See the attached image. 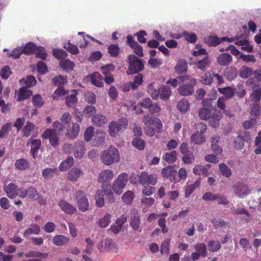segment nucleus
Instances as JSON below:
<instances>
[{"label":"nucleus","mask_w":261,"mask_h":261,"mask_svg":"<svg viewBox=\"0 0 261 261\" xmlns=\"http://www.w3.org/2000/svg\"><path fill=\"white\" fill-rule=\"evenodd\" d=\"M80 130V127L79 124L73 123L71 128L67 129L66 134V137L70 139H73L77 137Z\"/></svg>","instance_id":"20"},{"label":"nucleus","mask_w":261,"mask_h":261,"mask_svg":"<svg viewBox=\"0 0 261 261\" xmlns=\"http://www.w3.org/2000/svg\"><path fill=\"white\" fill-rule=\"evenodd\" d=\"M58 170L55 168H47L44 169L42 172V174L45 179L51 178L54 174H58Z\"/></svg>","instance_id":"47"},{"label":"nucleus","mask_w":261,"mask_h":261,"mask_svg":"<svg viewBox=\"0 0 261 261\" xmlns=\"http://www.w3.org/2000/svg\"><path fill=\"white\" fill-rule=\"evenodd\" d=\"M105 133L100 130L96 132L94 136L92 144L94 146H99L105 143Z\"/></svg>","instance_id":"25"},{"label":"nucleus","mask_w":261,"mask_h":261,"mask_svg":"<svg viewBox=\"0 0 261 261\" xmlns=\"http://www.w3.org/2000/svg\"><path fill=\"white\" fill-rule=\"evenodd\" d=\"M238 75V70L235 67H229L224 71V76L227 80L232 81L234 80Z\"/></svg>","instance_id":"29"},{"label":"nucleus","mask_w":261,"mask_h":261,"mask_svg":"<svg viewBox=\"0 0 261 261\" xmlns=\"http://www.w3.org/2000/svg\"><path fill=\"white\" fill-rule=\"evenodd\" d=\"M163 159L169 164L175 162L177 159V152L175 150H172L170 152L166 153L164 155Z\"/></svg>","instance_id":"46"},{"label":"nucleus","mask_w":261,"mask_h":261,"mask_svg":"<svg viewBox=\"0 0 261 261\" xmlns=\"http://www.w3.org/2000/svg\"><path fill=\"white\" fill-rule=\"evenodd\" d=\"M83 173V172L81 169L78 168H72L68 173V178L70 181L75 182Z\"/></svg>","instance_id":"26"},{"label":"nucleus","mask_w":261,"mask_h":261,"mask_svg":"<svg viewBox=\"0 0 261 261\" xmlns=\"http://www.w3.org/2000/svg\"><path fill=\"white\" fill-rule=\"evenodd\" d=\"M232 61V56L227 53L220 54L217 57V63L221 66H227Z\"/></svg>","instance_id":"17"},{"label":"nucleus","mask_w":261,"mask_h":261,"mask_svg":"<svg viewBox=\"0 0 261 261\" xmlns=\"http://www.w3.org/2000/svg\"><path fill=\"white\" fill-rule=\"evenodd\" d=\"M35 125L34 123L28 121L22 129L23 136L25 137H29L31 135V131L34 130Z\"/></svg>","instance_id":"51"},{"label":"nucleus","mask_w":261,"mask_h":261,"mask_svg":"<svg viewBox=\"0 0 261 261\" xmlns=\"http://www.w3.org/2000/svg\"><path fill=\"white\" fill-rule=\"evenodd\" d=\"M247 187L242 184H239L234 188V192L235 194L239 197H243L247 194Z\"/></svg>","instance_id":"38"},{"label":"nucleus","mask_w":261,"mask_h":261,"mask_svg":"<svg viewBox=\"0 0 261 261\" xmlns=\"http://www.w3.org/2000/svg\"><path fill=\"white\" fill-rule=\"evenodd\" d=\"M92 121L96 125L101 126L106 123L107 119L101 114H97L93 117Z\"/></svg>","instance_id":"42"},{"label":"nucleus","mask_w":261,"mask_h":261,"mask_svg":"<svg viewBox=\"0 0 261 261\" xmlns=\"http://www.w3.org/2000/svg\"><path fill=\"white\" fill-rule=\"evenodd\" d=\"M120 48L117 45L111 44L108 48V51L112 57H117L120 53Z\"/></svg>","instance_id":"54"},{"label":"nucleus","mask_w":261,"mask_h":261,"mask_svg":"<svg viewBox=\"0 0 261 261\" xmlns=\"http://www.w3.org/2000/svg\"><path fill=\"white\" fill-rule=\"evenodd\" d=\"M101 159L106 165H110L114 162L119 161V154L118 149L114 146H110L107 150L102 152Z\"/></svg>","instance_id":"3"},{"label":"nucleus","mask_w":261,"mask_h":261,"mask_svg":"<svg viewBox=\"0 0 261 261\" xmlns=\"http://www.w3.org/2000/svg\"><path fill=\"white\" fill-rule=\"evenodd\" d=\"M195 84L196 80L194 79H191L190 84H184L178 88L179 93L182 96L192 95L194 92V86Z\"/></svg>","instance_id":"11"},{"label":"nucleus","mask_w":261,"mask_h":261,"mask_svg":"<svg viewBox=\"0 0 261 261\" xmlns=\"http://www.w3.org/2000/svg\"><path fill=\"white\" fill-rule=\"evenodd\" d=\"M73 164L72 156H68L66 160L62 161L59 165V169L61 171H65Z\"/></svg>","instance_id":"37"},{"label":"nucleus","mask_w":261,"mask_h":261,"mask_svg":"<svg viewBox=\"0 0 261 261\" xmlns=\"http://www.w3.org/2000/svg\"><path fill=\"white\" fill-rule=\"evenodd\" d=\"M187 69V63L185 60L183 59L179 60L174 67L175 71L178 74H180L186 72Z\"/></svg>","instance_id":"35"},{"label":"nucleus","mask_w":261,"mask_h":261,"mask_svg":"<svg viewBox=\"0 0 261 261\" xmlns=\"http://www.w3.org/2000/svg\"><path fill=\"white\" fill-rule=\"evenodd\" d=\"M250 140L251 137L248 131L240 132L238 133V136L233 142V147L237 150L241 149L244 146L245 141L248 142Z\"/></svg>","instance_id":"7"},{"label":"nucleus","mask_w":261,"mask_h":261,"mask_svg":"<svg viewBox=\"0 0 261 261\" xmlns=\"http://www.w3.org/2000/svg\"><path fill=\"white\" fill-rule=\"evenodd\" d=\"M211 63V61L210 59L207 56H206L202 59H198L196 63V65L198 69H199L202 71H205L208 67H210Z\"/></svg>","instance_id":"23"},{"label":"nucleus","mask_w":261,"mask_h":261,"mask_svg":"<svg viewBox=\"0 0 261 261\" xmlns=\"http://www.w3.org/2000/svg\"><path fill=\"white\" fill-rule=\"evenodd\" d=\"M14 166L16 169L23 171L27 170L30 167V164L27 160L21 158L15 161Z\"/></svg>","instance_id":"31"},{"label":"nucleus","mask_w":261,"mask_h":261,"mask_svg":"<svg viewBox=\"0 0 261 261\" xmlns=\"http://www.w3.org/2000/svg\"><path fill=\"white\" fill-rule=\"evenodd\" d=\"M37 46L32 42L27 43L22 48L23 54L27 55L33 54L37 51Z\"/></svg>","instance_id":"34"},{"label":"nucleus","mask_w":261,"mask_h":261,"mask_svg":"<svg viewBox=\"0 0 261 261\" xmlns=\"http://www.w3.org/2000/svg\"><path fill=\"white\" fill-rule=\"evenodd\" d=\"M140 216L138 213L135 214L131 218L130 225L134 230H137L140 227Z\"/></svg>","instance_id":"56"},{"label":"nucleus","mask_w":261,"mask_h":261,"mask_svg":"<svg viewBox=\"0 0 261 261\" xmlns=\"http://www.w3.org/2000/svg\"><path fill=\"white\" fill-rule=\"evenodd\" d=\"M233 38H229L227 37L219 38L217 36H210L204 38V42L209 46H217L223 41L232 42L234 41Z\"/></svg>","instance_id":"10"},{"label":"nucleus","mask_w":261,"mask_h":261,"mask_svg":"<svg viewBox=\"0 0 261 261\" xmlns=\"http://www.w3.org/2000/svg\"><path fill=\"white\" fill-rule=\"evenodd\" d=\"M4 190L10 198L13 199L18 195L17 187L13 183H10L4 188Z\"/></svg>","instance_id":"21"},{"label":"nucleus","mask_w":261,"mask_h":261,"mask_svg":"<svg viewBox=\"0 0 261 261\" xmlns=\"http://www.w3.org/2000/svg\"><path fill=\"white\" fill-rule=\"evenodd\" d=\"M72 152L76 159L83 158L85 151L84 143L83 141H78L71 148Z\"/></svg>","instance_id":"12"},{"label":"nucleus","mask_w":261,"mask_h":261,"mask_svg":"<svg viewBox=\"0 0 261 261\" xmlns=\"http://www.w3.org/2000/svg\"><path fill=\"white\" fill-rule=\"evenodd\" d=\"M219 170L221 174L226 177H229L231 175V171L229 167L225 164H220L219 165Z\"/></svg>","instance_id":"64"},{"label":"nucleus","mask_w":261,"mask_h":261,"mask_svg":"<svg viewBox=\"0 0 261 261\" xmlns=\"http://www.w3.org/2000/svg\"><path fill=\"white\" fill-rule=\"evenodd\" d=\"M54 56L59 60L65 59L67 57L66 51L61 49H54L53 50Z\"/></svg>","instance_id":"55"},{"label":"nucleus","mask_w":261,"mask_h":261,"mask_svg":"<svg viewBox=\"0 0 261 261\" xmlns=\"http://www.w3.org/2000/svg\"><path fill=\"white\" fill-rule=\"evenodd\" d=\"M208 249L211 252H216L221 248L219 241H211L207 244Z\"/></svg>","instance_id":"60"},{"label":"nucleus","mask_w":261,"mask_h":261,"mask_svg":"<svg viewBox=\"0 0 261 261\" xmlns=\"http://www.w3.org/2000/svg\"><path fill=\"white\" fill-rule=\"evenodd\" d=\"M60 65L63 70L66 71L72 70L74 67L73 62L65 59L60 61Z\"/></svg>","instance_id":"45"},{"label":"nucleus","mask_w":261,"mask_h":261,"mask_svg":"<svg viewBox=\"0 0 261 261\" xmlns=\"http://www.w3.org/2000/svg\"><path fill=\"white\" fill-rule=\"evenodd\" d=\"M32 95V92L28 90L27 87H21L20 88L19 92L18 94L17 100L19 101L28 99Z\"/></svg>","instance_id":"33"},{"label":"nucleus","mask_w":261,"mask_h":261,"mask_svg":"<svg viewBox=\"0 0 261 261\" xmlns=\"http://www.w3.org/2000/svg\"><path fill=\"white\" fill-rule=\"evenodd\" d=\"M247 35L246 34H242L241 35H237L234 38H233L234 40H236L235 44L240 46H244L245 44H247L248 40L246 39Z\"/></svg>","instance_id":"52"},{"label":"nucleus","mask_w":261,"mask_h":261,"mask_svg":"<svg viewBox=\"0 0 261 261\" xmlns=\"http://www.w3.org/2000/svg\"><path fill=\"white\" fill-rule=\"evenodd\" d=\"M221 118L222 114L220 112H214L208 118L210 125L213 127H217L219 125V121Z\"/></svg>","instance_id":"22"},{"label":"nucleus","mask_w":261,"mask_h":261,"mask_svg":"<svg viewBox=\"0 0 261 261\" xmlns=\"http://www.w3.org/2000/svg\"><path fill=\"white\" fill-rule=\"evenodd\" d=\"M128 174L125 172L122 173L118 176L117 179L114 182L112 189L116 194H120L122 192L127 182Z\"/></svg>","instance_id":"6"},{"label":"nucleus","mask_w":261,"mask_h":261,"mask_svg":"<svg viewBox=\"0 0 261 261\" xmlns=\"http://www.w3.org/2000/svg\"><path fill=\"white\" fill-rule=\"evenodd\" d=\"M24 82L27 88H30L35 86L36 84V80L34 76L29 75L27 77L26 79H22L20 80V83L22 84V83Z\"/></svg>","instance_id":"50"},{"label":"nucleus","mask_w":261,"mask_h":261,"mask_svg":"<svg viewBox=\"0 0 261 261\" xmlns=\"http://www.w3.org/2000/svg\"><path fill=\"white\" fill-rule=\"evenodd\" d=\"M260 107L258 103H254L250 105V114L252 118L256 119V118L259 116L260 113Z\"/></svg>","instance_id":"43"},{"label":"nucleus","mask_w":261,"mask_h":261,"mask_svg":"<svg viewBox=\"0 0 261 261\" xmlns=\"http://www.w3.org/2000/svg\"><path fill=\"white\" fill-rule=\"evenodd\" d=\"M158 182L157 176L155 174H149L146 172H142L139 176V182L141 185L154 186Z\"/></svg>","instance_id":"9"},{"label":"nucleus","mask_w":261,"mask_h":261,"mask_svg":"<svg viewBox=\"0 0 261 261\" xmlns=\"http://www.w3.org/2000/svg\"><path fill=\"white\" fill-rule=\"evenodd\" d=\"M190 104L188 100L184 98L177 105V109L182 113H185L189 109Z\"/></svg>","instance_id":"41"},{"label":"nucleus","mask_w":261,"mask_h":261,"mask_svg":"<svg viewBox=\"0 0 261 261\" xmlns=\"http://www.w3.org/2000/svg\"><path fill=\"white\" fill-rule=\"evenodd\" d=\"M105 192L103 190H98L96 192L95 196V200L96 201V204L99 207H101L104 205L105 201L103 196Z\"/></svg>","instance_id":"40"},{"label":"nucleus","mask_w":261,"mask_h":261,"mask_svg":"<svg viewBox=\"0 0 261 261\" xmlns=\"http://www.w3.org/2000/svg\"><path fill=\"white\" fill-rule=\"evenodd\" d=\"M31 144L30 153L32 155L33 158L35 159L38 153V150L41 146V140L40 139H33V138H30L28 142V144Z\"/></svg>","instance_id":"15"},{"label":"nucleus","mask_w":261,"mask_h":261,"mask_svg":"<svg viewBox=\"0 0 261 261\" xmlns=\"http://www.w3.org/2000/svg\"><path fill=\"white\" fill-rule=\"evenodd\" d=\"M70 239L68 237L62 234L55 236L53 239V243L57 246H65L68 244Z\"/></svg>","instance_id":"19"},{"label":"nucleus","mask_w":261,"mask_h":261,"mask_svg":"<svg viewBox=\"0 0 261 261\" xmlns=\"http://www.w3.org/2000/svg\"><path fill=\"white\" fill-rule=\"evenodd\" d=\"M64 48L73 55H77L79 53L77 46L71 44L69 41L64 44Z\"/></svg>","instance_id":"58"},{"label":"nucleus","mask_w":261,"mask_h":261,"mask_svg":"<svg viewBox=\"0 0 261 261\" xmlns=\"http://www.w3.org/2000/svg\"><path fill=\"white\" fill-rule=\"evenodd\" d=\"M58 205L63 212L68 215H73L77 212V209L75 206L64 200H60Z\"/></svg>","instance_id":"13"},{"label":"nucleus","mask_w":261,"mask_h":261,"mask_svg":"<svg viewBox=\"0 0 261 261\" xmlns=\"http://www.w3.org/2000/svg\"><path fill=\"white\" fill-rule=\"evenodd\" d=\"M132 145L138 150H143L145 147V141L139 138H134L132 142Z\"/></svg>","instance_id":"53"},{"label":"nucleus","mask_w":261,"mask_h":261,"mask_svg":"<svg viewBox=\"0 0 261 261\" xmlns=\"http://www.w3.org/2000/svg\"><path fill=\"white\" fill-rule=\"evenodd\" d=\"M200 185V181L197 180L194 184L191 185H187L184 187L185 196L186 198H188L195 189L198 188Z\"/></svg>","instance_id":"28"},{"label":"nucleus","mask_w":261,"mask_h":261,"mask_svg":"<svg viewBox=\"0 0 261 261\" xmlns=\"http://www.w3.org/2000/svg\"><path fill=\"white\" fill-rule=\"evenodd\" d=\"M128 125L126 118H122L117 121H112L109 124V133L111 137H116L120 131L124 130Z\"/></svg>","instance_id":"4"},{"label":"nucleus","mask_w":261,"mask_h":261,"mask_svg":"<svg viewBox=\"0 0 261 261\" xmlns=\"http://www.w3.org/2000/svg\"><path fill=\"white\" fill-rule=\"evenodd\" d=\"M77 94L76 90H73L71 94L65 97L66 104L68 107H74L76 106L77 101Z\"/></svg>","instance_id":"24"},{"label":"nucleus","mask_w":261,"mask_h":261,"mask_svg":"<svg viewBox=\"0 0 261 261\" xmlns=\"http://www.w3.org/2000/svg\"><path fill=\"white\" fill-rule=\"evenodd\" d=\"M218 90L220 94L225 96L224 97L226 98V99L232 98L234 96L236 91L235 88L229 86L225 88H218Z\"/></svg>","instance_id":"18"},{"label":"nucleus","mask_w":261,"mask_h":261,"mask_svg":"<svg viewBox=\"0 0 261 261\" xmlns=\"http://www.w3.org/2000/svg\"><path fill=\"white\" fill-rule=\"evenodd\" d=\"M149 112L152 115L159 116L161 113V109L159 104L157 103H153L148 109Z\"/></svg>","instance_id":"62"},{"label":"nucleus","mask_w":261,"mask_h":261,"mask_svg":"<svg viewBox=\"0 0 261 261\" xmlns=\"http://www.w3.org/2000/svg\"><path fill=\"white\" fill-rule=\"evenodd\" d=\"M210 166V165L206 166H203L200 165H196L193 169V172L196 175L202 174L205 176H207L208 175L207 167L208 168Z\"/></svg>","instance_id":"36"},{"label":"nucleus","mask_w":261,"mask_h":261,"mask_svg":"<svg viewBox=\"0 0 261 261\" xmlns=\"http://www.w3.org/2000/svg\"><path fill=\"white\" fill-rule=\"evenodd\" d=\"M159 97L163 100H166L169 99L171 94L170 88L165 85L162 86L159 89Z\"/></svg>","instance_id":"30"},{"label":"nucleus","mask_w":261,"mask_h":261,"mask_svg":"<svg viewBox=\"0 0 261 261\" xmlns=\"http://www.w3.org/2000/svg\"><path fill=\"white\" fill-rule=\"evenodd\" d=\"M200 81L202 84L205 85H211L214 81L213 72L211 73L209 72H207L201 76Z\"/></svg>","instance_id":"48"},{"label":"nucleus","mask_w":261,"mask_h":261,"mask_svg":"<svg viewBox=\"0 0 261 261\" xmlns=\"http://www.w3.org/2000/svg\"><path fill=\"white\" fill-rule=\"evenodd\" d=\"M57 134V130L47 128L42 134L41 137L43 139H48L50 145L53 147H56L59 142V138Z\"/></svg>","instance_id":"8"},{"label":"nucleus","mask_w":261,"mask_h":261,"mask_svg":"<svg viewBox=\"0 0 261 261\" xmlns=\"http://www.w3.org/2000/svg\"><path fill=\"white\" fill-rule=\"evenodd\" d=\"M114 174L112 171L107 169L101 171L99 175L98 180L99 182H109L113 178Z\"/></svg>","instance_id":"16"},{"label":"nucleus","mask_w":261,"mask_h":261,"mask_svg":"<svg viewBox=\"0 0 261 261\" xmlns=\"http://www.w3.org/2000/svg\"><path fill=\"white\" fill-rule=\"evenodd\" d=\"M198 115L201 119L207 120L210 117L211 111L207 108H203L199 110Z\"/></svg>","instance_id":"63"},{"label":"nucleus","mask_w":261,"mask_h":261,"mask_svg":"<svg viewBox=\"0 0 261 261\" xmlns=\"http://www.w3.org/2000/svg\"><path fill=\"white\" fill-rule=\"evenodd\" d=\"M76 200L77 206L79 210L82 212H86L89 210V203L86 193L81 190L76 191L74 194Z\"/></svg>","instance_id":"5"},{"label":"nucleus","mask_w":261,"mask_h":261,"mask_svg":"<svg viewBox=\"0 0 261 261\" xmlns=\"http://www.w3.org/2000/svg\"><path fill=\"white\" fill-rule=\"evenodd\" d=\"M105 249L107 251L117 252L118 248L117 244L111 239L107 238L105 240Z\"/></svg>","instance_id":"39"},{"label":"nucleus","mask_w":261,"mask_h":261,"mask_svg":"<svg viewBox=\"0 0 261 261\" xmlns=\"http://www.w3.org/2000/svg\"><path fill=\"white\" fill-rule=\"evenodd\" d=\"M127 62L128 64V67L126 72L128 75L137 73L144 68L142 60L134 55H129L127 56Z\"/></svg>","instance_id":"2"},{"label":"nucleus","mask_w":261,"mask_h":261,"mask_svg":"<svg viewBox=\"0 0 261 261\" xmlns=\"http://www.w3.org/2000/svg\"><path fill=\"white\" fill-rule=\"evenodd\" d=\"M41 231L40 226L37 223H33L30 226L27 228L23 233V236L25 238H28L32 234L38 235Z\"/></svg>","instance_id":"14"},{"label":"nucleus","mask_w":261,"mask_h":261,"mask_svg":"<svg viewBox=\"0 0 261 261\" xmlns=\"http://www.w3.org/2000/svg\"><path fill=\"white\" fill-rule=\"evenodd\" d=\"M250 98L252 101H254L255 103H258L261 99V87L256 89L254 90L251 95Z\"/></svg>","instance_id":"59"},{"label":"nucleus","mask_w":261,"mask_h":261,"mask_svg":"<svg viewBox=\"0 0 261 261\" xmlns=\"http://www.w3.org/2000/svg\"><path fill=\"white\" fill-rule=\"evenodd\" d=\"M195 250L200 254L201 256L205 257L207 256L206 245L203 243H197L194 246Z\"/></svg>","instance_id":"57"},{"label":"nucleus","mask_w":261,"mask_h":261,"mask_svg":"<svg viewBox=\"0 0 261 261\" xmlns=\"http://www.w3.org/2000/svg\"><path fill=\"white\" fill-rule=\"evenodd\" d=\"M161 172L164 178L169 179L174 184L178 183L181 180H185L187 176V171L185 168H181L177 172L174 167L172 166L163 168Z\"/></svg>","instance_id":"1"},{"label":"nucleus","mask_w":261,"mask_h":261,"mask_svg":"<svg viewBox=\"0 0 261 261\" xmlns=\"http://www.w3.org/2000/svg\"><path fill=\"white\" fill-rule=\"evenodd\" d=\"M103 77L98 72H95L91 74V82L94 86L98 87L103 86Z\"/></svg>","instance_id":"27"},{"label":"nucleus","mask_w":261,"mask_h":261,"mask_svg":"<svg viewBox=\"0 0 261 261\" xmlns=\"http://www.w3.org/2000/svg\"><path fill=\"white\" fill-rule=\"evenodd\" d=\"M68 93V91L65 90L63 87H58L54 92L51 95L54 99L58 100V98L62 96L66 95Z\"/></svg>","instance_id":"61"},{"label":"nucleus","mask_w":261,"mask_h":261,"mask_svg":"<svg viewBox=\"0 0 261 261\" xmlns=\"http://www.w3.org/2000/svg\"><path fill=\"white\" fill-rule=\"evenodd\" d=\"M239 74L241 77L246 79L253 75V72L251 68L243 66L240 68Z\"/></svg>","instance_id":"44"},{"label":"nucleus","mask_w":261,"mask_h":261,"mask_svg":"<svg viewBox=\"0 0 261 261\" xmlns=\"http://www.w3.org/2000/svg\"><path fill=\"white\" fill-rule=\"evenodd\" d=\"M143 81V76L142 74H139L135 76L133 82L130 84V87L133 90H136L138 88V86L141 85Z\"/></svg>","instance_id":"49"},{"label":"nucleus","mask_w":261,"mask_h":261,"mask_svg":"<svg viewBox=\"0 0 261 261\" xmlns=\"http://www.w3.org/2000/svg\"><path fill=\"white\" fill-rule=\"evenodd\" d=\"M191 142L194 144H202L205 141V138L203 135L196 132L193 134L190 137Z\"/></svg>","instance_id":"32"}]
</instances>
